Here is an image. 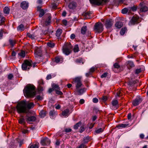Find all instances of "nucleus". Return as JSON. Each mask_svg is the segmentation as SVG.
I'll return each mask as SVG.
<instances>
[{
	"label": "nucleus",
	"instance_id": "nucleus-31",
	"mask_svg": "<svg viewBox=\"0 0 148 148\" xmlns=\"http://www.w3.org/2000/svg\"><path fill=\"white\" fill-rule=\"evenodd\" d=\"M3 12L5 14H8L10 12V9L8 7H5L3 9Z\"/></svg>",
	"mask_w": 148,
	"mask_h": 148
},
{
	"label": "nucleus",
	"instance_id": "nucleus-48",
	"mask_svg": "<svg viewBox=\"0 0 148 148\" xmlns=\"http://www.w3.org/2000/svg\"><path fill=\"white\" fill-rule=\"evenodd\" d=\"M0 18H1V24H0V25H1L4 22L5 20V18L4 17H3L1 15V17Z\"/></svg>",
	"mask_w": 148,
	"mask_h": 148
},
{
	"label": "nucleus",
	"instance_id": "nucleus-44",
	"mask_svg": "<svg viewBox=\"0 0 148 148\" xmlns=\"http://www.w3.org/2000/svg\"><path fill=\"white\" fill-rule=\"evenodd\" d=\"M47 45L50 47H53L54 46V44L53 42H48L47 43Z\"/></svg>",
	"mask_w": 148,
	"mask_h": 148
},
{
	"label": "nucleus",
	"instance_id": "nucleus-61",
	"mask_svg": "<svg viewBox=\"0 0 148 148\" xmlns=\"http://www.w3.org/2000/svg\"><path fill=\"white\" fill-rule=\"evenodd\" d=\"M96 69L95 68L92 67L90 69L89 71L91 73L94 71L95 69Z\"/></svg>",
	"mask_w": 148,
	"mask_h": 148
},
{
	"label": "nucleus",
	"instance_id": "nucleus-62",
	"mask_svg": "<svg viewBox=\"0 0 148 148\" xmlns=\"http://www.w3.org/2000/svg\"><path fill=\"white\" fill-rule=\"evenodd\" d=\"M3 30H1L0 31V39H1L3 36Z\"/></svg>",
	"mask_w": 148,
	"mask_h": 148
},
{
	"label": "nucleus",
	"instance_id": "nucleus-35",
	"mask_svg": "<svg viewBox=\"0 0 148 148\" xmlns=\"http://www.w3.org/2000/svg\"><path fill=\"white\" fill-rule=\"evenodd\" d=\"M104 130V128H100L98 129H97L95 130V132L96 133L99 134L100 133L102 132Z\"/></svg>",
	"mask_w": 148,
	"mask_h": 148
},
{
	"label": "nucleus",
	"instance_id": "nucleus-50",
	"mask_svg": "<svg viewBox=\"0 0 148 148\" xmlns=\"http://www.w3.org/2000/svg\"><path fill=\"white\" fill-rule=\"evenodd\" d=\"M121 89H119L118 90L117 92H116V95L117 96L119 97L122 95V94L121 92Z\"/></svg>",
	"mask_w": 148,
	"mask_h": 148
},
{
	"label": "nucleus",
	"instance_id": "nucleus-41",
	"mask_svg": "<svg viewBox=\"0 0 148 148\" xmlns=\"http://www.w3.org/2000/svg\"><path fill=\"white\" fill-rule=\"evenodd\" d=\"M81 124V121H79L74 126V129H77L78 127L79 126V125H80Z\"/></svg>",
	"mask_w": 148,
	"mask_h": 148
},
{
	"label": "nucleus",
	"instance_id": "nucleus-63",
	"mask_svg": "<svg viewBox=\"0 0 148 148\" xmlns=\"http://www.w3.org/2000/svg\"><path fill=\"white\" fill-rule=\"evenodd\" d=\"M92 100H93V102L95 103H97L98 101V99L96 98H93V99Z\"/></svg>",
	"mask_w": 148,
	"mask_h": 148
},
{
	"label": "nucleus",
	"instance_id": "nucleus-11",
	"mask_svg": "<svg viewBox=\"0 0 148 148\" xmlns=\"http://www.w3.org/2000/svg\"><path fill=\"white\" fill-rule=\"evenodd\" d=\"M142 101L141 98L139 97H137L135 99L133 100L132 104L133 106H136L138 105Z\"/></svg>",
	"mask_w": 148,
	"mask_h": 148
},
{
	"label": "nucleus",
	"instance_id": "nucleus-2",
	"mask_svg": "<svg viewBox=\"0 0 148 148\" xmlns=\"http://www.w3.org/2000/svg\"><path fill=\"white\" fill-rule=\"evenodd\" d=\"M24 95L27 97H34L36 94L35 87L31 84H28L24 88L23 90Z\"/></svg>",
	"mask_w": 148,
	"mask_h": 148
},
{
	"label": "nucleus",
	"instance_id": "nucleus-13",
	"mask_svg": "<svg viewBox=\"0 0 148 148\" xmlns=\"http://www.w3.org/2000/svg\"><path fill=\"white\" fill-rule=\"evenodd\" d=\"M35 54L36 57L38 56L41 57L42 55V51L41 49L37 48L35 51Z\"/></svg>",
	"mask_w": 148,
	"mask_h": 148
},
{
	"label": "nucleus",
	"instance_id": "nucleus-60",
	"mask_svg": "<svg viewBox=\"0 0 148 148\" xmlns=\"http://www.w3.org/2000/svg\"><path fill=\"white\" fill-rule=\"evenodd\" d=\"M71 128H66L65 129L64 131L68 133L71 132Z\"/></svg>",
	"mask_w": 148,
	"mask_h": 148
},
{
	"label": "nucleus",
	"instance_id": "nucleus-24",
	"mask_svg": "<svg viewBox=\"0 0 148 148\" xmlns=\"http://www.w3.org/2000/svg\"><path fill=\"white\" fill-rule=\"evenodd\" d=\"M87 30V27L86 26H83L81 29V34H85Z\"/></svg>",
	"mask_w": 148,
	"mask_h": 148
},
{
	"label": "nucleus",
	"instance_id": "nucleus-38",
	"mask_svg": "<svg viewBox=\"0 0 148 148\" xmlns=\"http://www.w3.org/2000/svg\"><path fill=\"white\" fill-rule=\"evenodd\" d=\"M127 30V28L126 27L122 28L121 30L120 34L122 35H123L125 33L126 30Z\"/></svg>",
	"mask_w": 148,
	"mask_h": 148
},
{
	"label": "nucleus",
	"instance_id": "nucleus-34",
	"mask_svg": "<svg viewBox=\"0 0 148 148\" xmlns=\"http://www.w3.org/2000/svg\"><path fill=\"white\" fill-rule=\"evenodd\" d=\"M85 88H82L79 90H77L78 92V95H81L83 94V93L84 92Z\"/></svg>",
	"mask_w": 148,
	"mask_h": 148
},
{
	"label": "nucleus",
	"instance_id": "nucleus-6",
	"mask_svg": "<svg viewBox=\"0 0 148 148\" xmlns=\"http://www.w3.org/2000/svg\"><path fill=\"white\" fill-rule=\"evenodd\" d=\"M81 78L79 77H77L74 78L73 80V82L75 85L76 90L78 89L81 87L83 86L81 81Z\"/></svg>",
	"mask_w": 148,
	"mask_h": 148
},
{
	"label": "nucleus",
	"instance_id": "nucleus-36",
	"mask_svg": "<svg viewBox=\"0 0 148 148\" xmlns=\"http://www.w3.org/2000/svg\"><path fill=\"white\" fill-rule=\"evenodd\" d=\"M52 87L53 89L55 90L56 91V90H60V88L59 87V86L57 84H53L52 85Z\"/></svg>",
	"mask_w": 148,
	"mask_h": 148
},
{
	"label": "nucleus",
	"instance_id": "nucleus-54",
	"mask_svg": "<svg viewBox=\"0 0 148 148\" xmlns=\"http://www.w3.org/2000/svg\"><path fill=\"white\" fill-rule=\"evenodd\" d=\"M85 147H86V146L84 145V144H82L77 148H84Z\"/></svg>",
	"mask_w": 148,
	"mask_h": 148
},
{
	"label": "nucleus",
	"instance_id": "nucleus-55",
	"mask_svg": "<svg viewBox=\"0 0 148 148\" xmlns=\"http://www.w3.org/2000/svg\"><path fill=\"white\" fill-rule=\"evenodd\" d=\"M38 89L39 91H42L43 90V88L41 86H38Z\"/></svg>",
	"mask_w": 148,
	"mask_h": 148
},
{
	"label": "nucleus",
	"instance_id": "nucleus-30",
	"mask_svg": "<svg viewBox=\"0 0 148 148\" xmlns=\"http://www.w3.org/2000/svg\"><path fill=\"white\" fill-rule=\"evenodd\" d=\"M127 12H128L129 13H130L128 7L125 8L122 10V13L123 14H126Z\"/></svg>",
	"mask_w": 148,
	"mask_h": 148
},
{
	"label": "nucleus",
	"instance_id": "nucleus-64",
	"mask_svg": "<svg viewBox=\"0 0 148 148\" xmlns=\"http://www.w3.org/2000/svg\"><path fill=\"white\" fill-rule=\"evenodd\" d=\"M102 100L104 101H106L107 99V98L106 96H104L102 97Z\"/></svg>",
	"mask_w": 148,
	"mask_h": 148
},
{
	"label": "nucleus",
	"instance_id": "nucleus-51",
	"mask_svg": "<svg viewBox=\"0 0 148 148\" xmlns=\"http://www.w3.org/2000/svg\"><path fill=\"white\" fill-rule=\"evenodd\" d=\"M19 55L23 57H24L25 55V52L23 51H22L21 52L19 53Z\"/></svg>",
	"mask_w": 148,
	"mask_h": 148
},
{
	"label": "nucleus",
	"instance_id": "nucleus-40",
	"mask_svg": "<svg viewBox=\"0 0 148 148\" xmlns=\"http://www.w3.org/2000/svg\"><path fill=\"white\" fill-rule=\"evenodd\" d=\"M91 13L89 12H84L83 13V15L86 17H89L90 16V14Z\"/></svg>",
	"mask_w": 148,
	"mask_h": 148
},
{
	"label": "nucleus",
	"instance_id": "nucleus-46",
	"mask_svg": "<svg viewBox=\"0 0 148 148\" xmlns=\"http://www.w3.org/2000/svg\"><path fill=\"white\" fill-rule=\"evenodd\" d=\"M75 62L77 63L82 62V64H83L82 59L80 58L76 59L75 60Z\"/></svg>",
	"mask_w": 148,
	"mask_h": 148
},
{
	"label": "nucleus",
	"instance_id": "nucleus-26",
	"mask_svg": "<svg viewBox=\"0 0 148 148\" xmlns=\"http://www.w3.org/2000/svg\"><path fill=\"white\" fill-rule=\"evenodd\" d=\"M69 112V110L68 109H66L62 111V114L64 116H68Z\"/></svg>",
	"mask_w": 148,
	"mask_h": 148
},
{
	"label": "nucleus",
	"instance_id": "nucleus-1",
	"mask_svg": "<svg viewBox=\"0 0 148 148\" xmlns=\"http://www.w3.org/2000/svg\"><path fill=\"white\" fill-rule=\"evenodd\" d=\"M34 104L32 102L28 103L27 105L26 101H22L18 103L16 106L17 111L18 113H27V109L29 110L34 107Z\"/></svg>",
	"mask_w": 148,
	"mask_h": 148
},
{
	"label": "nucleus",
	"instance_id": "nucleus-25",
	"mask_svg": "<svg viewBox=\"0 0 148 148\" xmlns=\"http://www.w3.org/2000/svg\"><path fill=\"white\" fill-rule=\"evenodd\" d=\"M47 10H46L45 11L43 10V9H41L40 10L39 14V16L40 17H42L45 13L46 12Z\"/></svg>",
	"mask_w": 148,
	"mask_h": 148
},
{
	"label": "nucleus",
	"instance_id": "nucleus-22",
	"mask_svg": "<svg viewBox=\"0 0 148 148\" xmlns=\"http://www.w3.org/2000/svg\"><path fill=\"white\" fill-rule=\"evenodd\" d=\"M63 60L62 58L59 56H57L55 58V61L56 63H59V62H62Z\"/></svg>",
	"mask_w": 148,
	"mask_h": 148
},
{
	"label": "nucleus",
	"instance_id": "nucleus-15",
	"mask_svg": "<svg viewBox=\"0 0 148 148\" xmlns=\"http://www.w3.org/2000/svg\"><path fill=\"white\" fill-rule=\"evenodd\" d=\"M126 64L127 67L129 69H130L135 66L133 62L132 61H128L126 62Z\"/></svg>",
	"mask_w": 148,
	"mask_h": 148
},
{
	"label": "nucleus",
	"instance_id": "nucleus-39",
	"mask_svg": "<svg viewBox=\"0 0 148 148\" xmlns=\"http://www.w3.org/2000/svg\"><path fill=\"white\" fill-rule=\"evenodd\" d=\"M27 36L32 39H34L36 37V36L34 34H32L29 33L27 34Z\"/></svg>",
	"mask_w": 148,
	"mask_h": 148
},
{
	"label": "nucleus",
	"instance_id": "nucleus-12",
	"mask_svg": "<svg viewBox=\"0 0 148 148\" xmlns=\"http://www.w3.org/2000/svg\"><path fill=\"white\" fill-rule=\"evenodd\" d=\"M112 106L111 109L113 110H116L119 107L118 101L116 100H113L112 102Z\"/></svg>",
	"mask_w": 148,
	"mask_h": 148
},
{
	"label": "nucleus",
	"instance_id": "nucleus-59",
	"mask_svg": "<svg viewBox=\"0 0 148 148\" xmlns=\"http://www.w3.org/2000/svg\"><path fill=\"white\" fill-rule=\"evenodd\" d=\"M62 22V24L65 26H66L67 25V22L66 20H63Z\"/></svg>",
	"mask_w": 148,
	"mask_h": 148
},
{
	"label": "nucleus",
	"instance_id": "nucleus-42",
	"mask_svg": "<svg viewBox=\"0 0 148 148\" xmlns=\"http://www.w3.org/2000/svg\"><path fill=\"white\" fill-rule=\"evenodd\" d=\"M56 114V112L54 110L50 111L49 113V114L50 116H53L55 114Z\"/></svg>",
	"mask_w": 148,
	"mask_h": 148
},
{
	"label": "nucleus",
	"instance_id": "nucleus-52",
	"mask_svg": "<svg viewBox=\"0 0 148 148\" xmlns=\"http://www.w3.org/2000/svg\"><path fill=\"white\" fill-rule=\"evenodd\" d=\"M85 130V128L84 126H81L79 130L80 132L82 133Z\"/></svg>",
	"mask_w": 148,
	"mask_h": 148
},
{
	"label": "nucleus",
	"instance_id": "nucleus-16",
	"mask_svg": "<svg viewBox=\"0 0 148 148\" xmlns=\"http://www.w3.org/2000/svg\"><path fill=\"white\" fill-rule=\"evenodd\" d=\"M36 117L34 116H27L26 118V120L28 121L34 122L36 120Z\"/></svg>",
	"mask_w": 148,
	"mask_h": 148
},
{
	"label": "nucleus",
	"instance_id": "nucleus-17",
	"mask_svg": "<svg viewBox=\"0 0 148 148\" xmlns=\"http://www.w3.org/2000/svg\"><path fill=\"white\" fill-rule=\"evenodd\" d=\"M25 29V27H24V25L23 24H21L18 26L17 30L22 32L24 31Z\"/></svg>",
	"mask_w": 148,
	"mask_h": 148
},
{
	"label": "nucleus",
	"instance_id": "nucleus-18",
	"mask_svg": "<svg viewBox=\"0 0 148 148\" xmlns=\"http://www.w3.org/2000/svg\"><path fill=\"white\" fill-rule=\"evenodd\" d=\"M140 11L142 12H145L148 10V7L146 6H141L140 9Z\"/></svg>",
	"mask_w": 148,
	"mask_h": 148
},
{
	"label": "nucleus",
	"instance_id": "nucleus-45",
	"mask_svg": "<svg viewBox=\"0 0 148 148\" xmlns=\"http://www.w3.org/2000/svg\"><path fill=\"white\" fill-rule=\"evenodd\" d=\"M38 147L37 144H33L30 145L28 148H38Z\"/></svg>",
	"mask_w": 148,
	"mask_h": 148
},
{
	"label": "nucleus",
	"instance_id": "nucleus-10",
	"mask_svg": "<svg viewBox=\"0 0 148 148\" xmlns=\"http://www.w3.org/2000/svg\"><path fill=\"white\" fill-rule=\"evenodd\" d=\"M139 17L137 16H134L130 21V23L131 25H134L138 23Z\"/></svg>",
	"mask_w": 148,
	"mask_h": 148
},
{
	"label": "nucleus",
	"instance_id": "nucleus-9",
	"mask_svg": "<svg viewBox=\"0 0 148 148\" xmlns=\"http://www.w3.org/2000/svg\"><path fill=\"white\" fill-rule=\"evenodd\" d=\"M114 22L111 19H107L106 20L105 25L107 28L111 27L113 25Z\"/></svg>",
	"mask_w": 148,
	"mask_h": 148
},
{
	"label": "nucleus",
	"instance_id": "nucleus-21",
	"mask_svg": "<svg viewBox=\"0 0 148 148\" xmlns=\"http://www.w3.org/2000/svg\"><path fill=\"white\" fill-rule=\"evenodd\" d=\"M128 8L130 12L131 13L132 11L134 12L136 11V10L137 7L136 6L134 5L132 7H129Z\"/></svg>",
	"mask_w": 148,
	"mask_h": 148
},
{
	"label": "nucleus",
	"instance_id": "nucleus-47",
	"mask_svg": "<svg viewBox=\"0 0 148 148\" xmlns=\"http://www.w3.org/2000/svg\"><path fill=\"white\" fill-rule=\"evenodd\" d=\"M59 90H56V94L60 95H62L63 94V93L61 91Z\"/></svg>",
	"mask_w": 148,
	"mask_h": 148
},
{
	"label": "nucleus",
	"instance_id": "nucleus-23",
	"mask_svg": "<svg viewBox=\"0 0 148 148\" xmlns=\"http://www.w3.org/2000/svg\"><path fill=\"white\" fill-rule=\"evenodd\" d=\"M62 31L61 29H58L56 32V36L57 37H59L61 34L62 33Z\"/></svg>",
	"mask_w": 148,
	"mask_h": 148
},
{
	"label": "nucleus",
	"instance_id": "nucleus-19",
	"mask_svg": "<svg viewBox=\"0 0 148 148\" xmlns=\"http://www.w3.org/2000/svg\"><path fill=\"white\" fill-rule=\"evenodd\" d=\"M76 4L75 2H72L70 3L69 5V8L70 9H73L75 8Z\"/></svg>",
	"mask_w": 148,
	"mask_h": 148
},
{
	"label": "nucleus",
	"instance_id": "nucleus-53",
	"mask_svg": "<svg viewBox=\"0 0 148 148\" xmlns=\"http://www.w3.org/2000/svg\"><path fill=\"white\" fill-rule=\"evenodd\" d=\"M52 8L53 9H56L57 8V5L55 3H52Z\"/></svg>",
	"mask_w": 148,
	"mask_h": 148
},
{
	"label": "nucleus",
	"instance_id": "nucleus-32",
	"mask_svg": "<svg viewBox=\"0 0 148 148\" xmlns=\"http://www.w3.org/2000/svg\"><path fill=\"white\" fill-rule=\"evenodd\" d=\"M40 115L42 118L44 117L46 114V112L43 110L41 111L39 113Z\"/></svg>",
	"mask_w": 148,
	"mask_h": 148
},
{
	"label": "nucleus",
	"instance_id": "nucleus-3",
	"mask_svg": "<svg viewBox=\"0 0 148 148\" xmlns=\"http://www.w3.org/2000/svg\"><path fill=\"white\" fill-rule=\"evenodd\" d=\"M32 61L31 60H25L22 64V69L23 71L29 70L32 66Z\"/></svg>",
	"mask_w": 148,
	"mask_h": 148
},
{
	"label": "nucleus",
	"instance_id": "nucleus-57",
	"mask_svg": "<svg viewBox=\"0 0 148 148\" xmlns=\"http://www.w3.org/2000/svg\"><path fill=\"white\" fill-rule=\"evenodd\" d=\"M36 99L38 100H41L42 99V98L40 95L37 96Z\"/></svg>",
	"mask_w": 148,
	"mask_h": 148
},
{
	"label": "nucleus",
	"instance_id": "nucleus-5",
	"mask_svg": "<svg viewBox=\"0 0 148 148\" xmlns=\"http://www.w3.org/2000/svg\"><path fill=\"white\" fill-rule=\"evenodd\" d=\"M71 44L69 43H66L64 45L63 47V52L66 55H69L71 52L72 48Z\"/></svg>",
	"mask_w": 148,
	"mask_h": 148
},
{
	"label": "nucleus",
	"instance_id": "nucleus-4",
	"mask_svg": "<svg viewBox=\"0 0 148 148\" xmlns=\"http://www.w3.org/2000/svg\"><path fill=\"white\" fill-rule=\"evenodd\" d=\"M103 25L100 22H98L95 23L93 28L94 31L95 33H100L103 30Z\"/></svg>",
	"mask_w": 148,
	"mask_h": 148
},
{
	"label": "nucleus",
	"instance_id": "nucleus-27",
	"mask_svg": "<svg viewBox=\"0 0 148 148\" xmlns=\"http://www.w3.org/2000/svg\"><path fill=\"white\" fill-rule=\"evenodd\" d=\"M128 125V124H121L118 125L116 126V127L117 128H125L127 127Z\"/></svg>",
	"mask_w": 148,
	"mask_h": 148
},
{
	"label": "nucleus",
	"instance_id": "nucleus-14",
	"mask_svg": "<svg viewBox=\"0 0 148 148\" xmlns=\"http://www.w3.org/2000/svg\"><path fill=\"white\" fill-rule=\"evenodd\" d=\"M21 7L23 10H25L28 7V3L25 1H23L21 3Z\"/></svg>",
	"mask_w": 148,
	"mask_h": 148
},
{
	"label": "nucleus",
	"instance_id": "nucleus-58",
	"mask_svg": "<svg viewBox=\"0 0 148 148\" xmlns=\"http://www.w3.org/2000/svg\"><path fill=\"white\" fill-rule=\"evenodd\" d=\"M108 73H104L102 74L101 76V77L102 78L103 77H106L107 76Z\"/></svg>",
	"mask_w": 148,
	"mask_h": 148
},
{
	"label": "nucleus",
	"instance_id": "nucleus-37",
	"mask_svg": "<svg viewBox=\"0 0 148 148\" xmlns=\"http://www.w3.org/2000/svg\"><path fill=\"white\" fill-rule=\"evenodd\" d=\"M73 51L75 52H77L79 51V48L77 45H76L75 46Z\"/></svg>",
	"mask_w": 148,
	"mask_h": 148
},
{
	"label": "nucleus",
	"instance_id": "nucleus-33",
	"mask_svg": "<svg viewBox=\"0 0 148 148\" xmlns=\"http://www.w3.org/2000/svg\"><path fill=\"white\" fill-rule=\"evenodd\" d=\"M123 25V24L122 22H118L115 24L116 27L118 28H121Z\"/></svg>",
	"mask_w": 148,
	"mask_h": 148
},
{
	"label": "nucleus",
	"instance_id": "nucleus-56",
	"mask_svg": "<svg viewBox=\"0 0 148 148\" xmlns=\"http://www.w3.org/2000/svg\"><path fill=\"white\" fill-rule=\"evenodd\" d=\"M141 69H137L136 70L135 73L136 74H138L140 73L141 72Z\"/></svg>",
	"mask_w": 148,
	"mask_h": 148
},
{
	"label": "nucleus",
	"instance_id": "nucleus-28",
	"mask_svg": "<svg viewBox=\"0 0 148 148\" xmlns=\"http://www.w3.org/2000/svg\"><path fill=\"white\" fill-rule=\"evenodd\" d=\"M120 66L119 64L118 63L116 62L113 65V70L114 71V69H120Z\"/></svg>",
	"mask_w": 148,
	"mask_h": 148
},
{
	"label": "nucleus",
	"instance_id": "nucleus-43",
	"mask_svg": "<svg viewBox=\"0 0 148 148\" xmlns=\"http://www.w3.org/2000/svg\"><path fill=\"white\" fill-rule=\"evenodd\" d=\"M51 17L50 15L49 16L46 21V22L48 24L50 23L51 22Z\"/></svg>",
	"mask_w": 148,
	"mask_h": 148
},
{
	"label": "nucleus",
	"instance_id": "nucleus-49",
	"mask_svg": "<svg viewBox=\"0 0 148 148\" xmlns=\"http://www.w3.org/2000/svg\"><path fill=\"white\" fill-rule=\"evenodd\" d=\"M38 86H41L43 85L44 84L43 80L42 79H40L38 81Z\"/></svg>",
	"mask_w": 148,
	"mask_h": 148
},
{
	"label": "nucleus",
	"instance_id": "nucleus-8",
	"mask_svg": "<svg viewBox=\"0 0 148 148\" xmlns=\"http://www.w3.org/2000/svg\"><path fill=\"white\" fill-rule=\"evenodd\" d=\"M50 140L47 138L42 139L41 140L40 143L42 146H45L50 144Z\"/></svg>",
	"mask_w": 148,
	"mask_h": 148
},
{
	"label": "nucleus",
	"instance_id": "nucleus-29",
	"mask_svg": "<svg viewBox=\"0 0 148 148\" xmlns=\"http://www.w3.org/2000/svg\"><path fill=\"white\" fill-rule=\"evenodd\" d=\"M18 123H19L25 125L26 123L25 119L23 118H20L18 120Z\"/></svg>",
	"mask_w": 148,
	"mask_h": 148
},
{
	"label": "nucleus",
	"instance_id": "nucleus-20",
	"mask_svg": "<svg viewBox=\"0 0 148 148\" xmlns=\"http://www.w3.org/2000/svg\"><path fill=\"white\" fill-rule=\"evenodd\" d=\"M9 42L10 45L12 47H13L16 43L15 40L12 39H10L9 40Z\"/></svg>",
	"mask_w": 148,
	"mask_h": 148
},
{
	"label": "nucleus",
	"instance_id": "nucleus-7",
	"mask_svg": "<svg viewBox=\"0 0 148 148\" xmlns=\"http://www.w3.org/2000/svg\"><path fill=\"white\" fill-rule=\"evenodd\" d=\"M90 3L91 4L97 5H101L103 2L106 3L108 0H89Z\"/></svg>",
	"mask_w": 148,
	"mask_h": 148
}]
</instances>
